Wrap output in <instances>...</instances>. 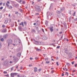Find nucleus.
Listing matches in <instances>:
<instances>
[{
    "label": "nucleus",
    "instance_id": "obj_1",
    "mask_svg": "<svg viewBox=\"0 0 77 77\" xmlns=\"http://www.w3.org/2000/svg\"><path fill=\"white\" fill-rule=\"evenodd\" d=\"M9 64V61L8 60H5L4 63H3V65L4 66H8Z\"/></svg>",
    "mask_w": 77,
    "mask_h": 77
},
{
    "label": "nucleus",
    "instance_id": "obj_2",
    "mask_svg": "<svg viewBox=\"0 0 77 77\" xmlns=\"http://www.w3.org/2000/svg\"><path fill=\"white\" fill-rule=\"evenodd\" d=\"M35 8L36 11H37V12H40L41 11V7L39 6L36 5Z\"/></svg>",
    "mask_w": 77,
    "mask_h": 77
},
{
    "label": "nucleus",
    "instance_id": "obj_3",
    "mask_svg": "<svg viewBox=\"0 0 77 77\" xmlns=\"http://www.w3.org/2000/svg\"><path fill=\"white\" fill-rule=\"evenodd\" d=\"M12 43V39H10L7 40V44H8V46H9V45H11Z\"/></svg>",
    "mask_w": 77,
    "mask_h": 77
},
{
    "label": "nucleus",
    "instance_id": "obj_4",
    "mask_svg": "<svg viewBox=\"0 0 77 77\" xmlns=\"http://www.w3.org/2000/svg\"><path fill=\"white\" fill-rule=\"evenodd\" d=\"M34 43L36 45H41V42L34 40Z\"/></svg>",
    "mask_w": 77,
    "mask_h": 77
},
{
    "label": "nucleus",
    "instance_id": "obj_5",
    "mask_svg": "<svg viewBox=\"0 0 77 77\" xmlns=\"http://www.w3.org/2000/svg\"><path fill=\"white\" fill-rule=\"evenodd\" d=\"M6 5L7 6L8 8V9H9L11 10L13 8V7L11 5L10 6L8 4V3H6Z\"/></svg>",
    "mask_w": 77,
    "mask_h": 77
},
{
    "label": "nucleus",
    "instance_id": "obj_6",
    "mask_svg": "<svg viewBox=\"0 0 77 77\" xmlns=\"http://www.w3.org/2000/svg\"><path fill=\"white\" fill-rule=\"evenodd\" d=\"M20 58H18L17 57H15L14 59V63H16L19 60Z\"/></svg>",
    "mask_w": 77,
    "mask_h": 77
},
{
    "label": "nucleus",
    "instance_id": "obj_7",
    "mask_svg": "<svg viewBox=\"0 0 77 77\" xmlns=\"http://www.w3.org/2000/svg\"><path fill=\"white\" fill-rule=\"evenodd\" d=\"M69 52V50L67 48H66L65 50V52L66 54H68Z\"/></svg>",
    "mask_w": 77,
    "mask_h": 77
},
{
    "label": "nucleus",
    "instance_id": "obj_8",
    "mask_svg": "<svg viewBox=\"0 0 77 77\" xmlns=\"http://www.w3.org/2000/svg\"><path fill=\"white\" fill-rule=\"evenodd\" d=\"M21 52L18 53L17 54V57H20L21 55Z\"/></svg>",
    "mask_w": 77,
    "mask_h": 77
},
{
    "label": "nucleus",
    "instance_id": "obj_9",
    "mask_svg": "<svg viewBox=\"0 0 77 77\" xmlns=\"http://www.w3.org/2000/svg\"><path fill=\"white\" fill-rule=\"evenodd\" d=\"M34 71L35 72H36L38 71V68L37 67L34 68Z\"/></svg>",
    "mask_w": 77,
    "mask_h": 77
},
{
    "label": "nucleus",
    "instance_id": "obj_10",
    "mask_svg": "<svg viewBox=\"0 0 77 77\" xmlns=\"http://www.w3.org/2000/svg\"><path fill=\"white\" fill-rule=\"evenodd\" d=\"M42 39L44 40H46V39H47V37L45 36H43L42 37Z\"/></svg>",
    "mask_w": 77,
    "mask_h": 77
},
{
    "label": "nucleus",
    "instance_id": "obj_11",
    "mask_svg": "<svg viewBox=\"0 0 77 77\" xmlns=\"http://www.w3.org/2000/svg\"><path fill=\"white\" fill-rule=\"evenodd\" d=\"M20 25L21 26L22 25V27H24V23L23 22H22L21 23H19Z\"/></svg>",
    "mask_w": 77,
    "mask_h": 77
},
{
    "label": "nucleus",
    "instance_id": "obj_12",
    "mask_svg": "<svg viewBox=\"0 0 77 77\" xmlns=\"http://www.w3.org/2000/svg\"><path fill=\"white\" fill-rule=\"evenodd\" d=\"M18 29H19V30L20 31H21L22 30V28H21V26H19Z\"/></svg>",
    "mask_w": 77,
    "mask_h": 77
},
{
    "label": "nucleus",
    "instance_id": "obj_13",
    "mask_svg": "<svg viewBox=\"0 0 77 77\" xmlns=\"http://www.w3.org/2000/svg\"><path fill=\"white\" fill-rule=\"evenodd\" d=\"M31 32L32 33H36V31L35 30V29H32V30H31Z\"/></svg>",
    "mask_w": 77,
    "mask_h": 77
},
{
    "label": "nucleus",
    "instance_id": "obj_14",
    "mask_svg": "<svg viewBox=\"0 0 77 77\" xmlns=\"http://www.w3.org/2000/svg\"><path fill=\"white\" fill-rule=\"evenodd\" d=\"M50 30L51 32H52L53 31V26H52L51 27L50 29Z\"/></svg>",
    "mask_w": 77,
    "mask_h": 77
},
{
    "label": "nucleus",
    "instance_id": "obj_15",
    "mask_svg": "<svg viewBox=\"0 0 77 77\" xmlns=\"http://www.w3.org/2000/svg\"><path fill=\"white\" fill-rule=\"evenodd\" d=\"M2 32H3V33H5V32H6V29H3L2 30Z\"/></svg>",
    "mask_w": 77,
    "mask_h": 77
},
{
    "label": "nucleus",
    "instance_id": "obj_16",
    "mask_svg": "<svg viewBox=\"0 0 77 77\" xmlns=\"http://www.w3.org/2000/svg\"><path fill=\"white\" fill-rule=\"evenodd\" d=\"M63 36V34L62 35L61 37L59 39V41H60V40H62V39Z\"/></svg>",
    "mask_w": 77,
    "mask_h": 77
},
{
    "label": "nucleus",
    "instance_id": "obj_17",
    "mask_svg": "<svg viewBox=\"0 0 77 77\" xmlns=\"http://www.w3.org/2000/svg\"><path fill=\"white\" fill-rule=\"evenodd\" d=\"M48 21H46L45 22V24L47 26H48Z\"/></svg>",
    "mask_w": 77,
    "mask_h": 77
},
{
    "label": "nucleus",
    "instance_id": "obj_18",
    "mask_svg": "<svg viewBox=\"0 0 77 77\" xmlns=\"http://www.w3.org/2000/svg\"><path fill=\"white\" fill-rule=\"evenodd\" d=\"M11 77H15L14 76V75L13 73H11Z\"/></svg>",
    "mask_w": 77,
    "mask_h": 77
},
{
    "label": "nucleus",
    "instance_id": "obj_19",
    "mask_svg": "<svg viewBox=\"0 0 77 77\" xmlns=\"http://www.w3.org/2000/svg\"><path fill=\"white\" fill-rule=\"evenodd\" d=\"M19 43L20 44L22 47V44H21V40H20V39H19Z\"/></svg>",
    "mask_w": 77,
    "mask_h": 77
},
{
    "label": "nucleus",
    "instance_id": "obj_20",
    "mask_svg": "<svg viewBox=\"0 0 77 77\" xmlns=\"http://www.w3.org/2000/svg\"><path fill=\"white\" fill-rule=\"evenodd\" d=\"M7 36H8V35H5L4 36V38L5 39V38H7Z\"/></svg>",
    "mask_w": 77,
    "mask_h": 77
},
{
    "label": "nucleus",
    "instance_id": "obj_21",
    "mask_svg": "<svg viewBox=\"0 0 77 77\" xmlns=\"http://www.w3.org/2000/svg\"><path fill=\"white\" fill-rule=\"evenodd\" d=\"M50 16H51V17H53V13L51 12L50 13Z\"/></svg>",
    "mask_w": 77,
    "mask_h": 77
},
{
    "label": "nucleus",
    "instance_id": "obj_22",
    "mask_svg": "<svg viewBox=\"0 0 77 77\" xmlns=\"http://www.w3.org/2000/svg\"><path fill=\"white\" fill-rule=\"evenodd\" d=\"M8 23V20H5V22H4V23H5V24H7V23Z\"/></svg>",
    "mask_w": 77,
    "mask_h": 77
},
{
    "label": "nucleus",
    "instance_id": "obj_23",
    "mask_svg": "<svg viewBox=\"0 0 77 77\" xmlns=\"http://www.w3.org/2000/svg\"><path fill=\"white\" fill-rule=\"evenodd\" d=\"M66 65H67L68 66H70V64H69L68 63H66Z\"/></svg>",
    "mask_w": 77,
    "mask_h": 77
},
{
    "label": "nucleus",
    "instance_id": "obj_24",
    "mask_svg": "<svg viewBox=\"0 0 77 77\" xmlns=\"http://www.w3.org/2000/svg\"><path fill=\"white\" fill-rule=\"evenodd\" d=\"M36 51H41V49H38V48L36 49Z\"/></svg>",
    "mask_w": 77,
    "mask_h": 77
},
{
    "label": "nucleus",
    "instance_id": "obj_25",
    "mask_svg": "<svg viewBox=\"0 0 77 77\" xmlns=\"http://www.w3.org/2000/svg\"><path fill=\"white\" fill-rule=\"evenodd\" d=\"M13 74H14V76H16V75H17V73H13Z\"/></svg>",
    "mask_w": 77,
    "mask_h": 77
},
{
    "label": "nucleus",
    "instance_id": "obj_26",
    "mask_svg": "<svg viewBox=\"0 0 77 77\" xmlns=\"http://www.w3.org/2000/svg\"><path fill=\"white\" fill-rule=\"evenodd\" d=\"M24 25L25 26H26V24H27V22H26V21H24Z\"/></svg>",
    "mask_w": 77,
    "mask_h": 77
},
{
    "label": "nucleus",
    "instance_id": "obj_27",
    "mask_svg": "<svg viewBox=\"0 0 77 77\" xmlns=\"http://www.w3.org/2000/svg\"><path fill=\"white\" fill-rule=\"evenodd\" d=\"M60 9H61V11H63V10L65 9V8L63 7V8H61Z\"/></svg>",
    "mask_w": 77,
    "mask_h": 77
},
{
    "label": "nucleus",
    "instance_id": "obj_28",
    "mask_svg": "<svg viewBox=\"0 0 77 77\" xmlns=\"http://www.w3.org/2000/svg\"><path fill=\"white\" fill-rule=\"evenodd\" d=\"M49 14H50V12L48 11L47 13V15H49Z\"/></svg>",
    "mask_w": 77,
    "mask_h": 77
},
{
    "label": "nucleus",
    "instance_id": "obj_29",
    "mask_svg": "<svg viewBox=\"0 0 77 77\" xmlns=\"http://www.w3.org/2000/svg\"><path fill=\"white\" fill-rule=\"evenodd\" d=\"M50 63V61H46V63L47 64H48Z\"/></svg>",
    "mask_w": 77,
    "mask_h": 77
},
{
    "label": "nucleus",
    "instance_id": "obj_30",
    "mask_svg": "<svg viewBox=\"0 0 77 77\" xmlns=\"http://www.w3.org/2000/svg\"><path fill=\"white\" fill-rule=\"evenodd\" d=\"M35 21L36 22V23H39V20H35Z\"/></svg>",
    "mask_w": 77,
    "mask_h": 77
},
{
    "label": "nucleus",
    "instance_id": "obj_31",
    "mask_svg": "<svg viewBox=\"0 0 77 77\" xmlns=\"http://www.w3.org/2000/svg\"><path fill=\"white\" fill-rule=\"evenodd\" d=\"M35 59L36 60H38V57H35Z\"/></svg>",
    "mask_w": 77,
    "mask_h": 77
},
{
    "label": "nucleus",
    "instance_id": "obj_32",
    "mask_svg": "<svg viewBox=\"0 0 77 77\" xmlns=\"http://www.w3.org/2000/svg\"><path fill=\"white\" fill-rule=\"evenodd\" d=\"M1 41H4V39L3 38H2L1 39Z\"/></svg>",
    "mask_w": 77,
    "mask_h": 77
},
{
    "label": "nucleus",
    "instance_id": "obj_33",
    "mask_svg": "<svg viewBox=\"0 0 77 77\" xmlns=\"http://www.w3.org/2000/svg\"><path fill=\"white\" fill-rule=\"evenodd\" d=\"M57 14H60V12L59 11H57Z\"/></svg>",
    "mask_w": 77,
    "mask_h": 77
},
{
    "label": "nucleus",
    "instance_id": "obj_34",
    "mask_svg": "<svg viewBox=\"0 0 77 77\" xmlns=\"http://www.w3.org/2000/svg\"><path fill=\"white\" fill-rule=\"evenodd\" d=\"M73 16H75V11L74 12V13L73 14Z\"/></svg>",
    "mask_w": 77,
    "mask_h": 77
},
{
    "label": "nucleus",
    "instance_id": "obj_35",
    "mask_svg": "<svg viewBox=\"0 0 77 77\" xmlns=\"http://www.w3.org/2000/svg\"><path fill=\"white\" fill-rule=\"evenodd\" d=\"M3 7H1L0 8V10H2L3 9Z\"/></svg>",
    "mask_w": 77,
    "mask_h": 77
},
{
    "label": "nucleus",
    "instance_id": "obj_36",
    "mask_svg": "<svg viewBox=\"0 0 77 77\" xmlns=\"http://www.w3.org/2000/svg\"><path fill=\"white\" fill-rule=\"evenodd\" d=\"M2 14L1 13H0V18H2Z\"/></svg>",
    "mask_w": 77,
    "mask_h": 77
},
{
    "label": "nucleus",
    "instance_id": "obj_37",
    "mask_svg": "<svg viewBox=\"0 0 77 77\" xmlns=\"http://www.w3.org/2000/svg\"><path fill=\"white\" fill-rule=\"evenodd\" d=\"M25 4V1H22V4Z\"/></svg>",
    "mask_w": 77,
    "mask_h": 77
},
{
    "label": "nucleus",
    "instance_id": "obj_38",
    "mask_svg": "<svg viewBox=\"0 0 77 77\" xmlns=\"http://www.w3.org/2000/svg\"><path fill=\"white\" fill-rule=\"evenodd\" d=\"M19 11L20 12H22L23 11V10L21 9H19Z\"/></svg>",
    "mask_w": 77,
    "mask_h": 77
},
{
    "label": "nucleus",
    "instance_id": "obj_39",
    "mask_svg": "<svg viewBox=\"0 0 77 77\" xmlns=\"http://www.w3.org/2000/svg\"><path fill=\"white\" fill-rule=\"evenodd\" d=\"M14 25L13 24H12L11 25V27H14Z\"/></svg>",
    "mask_w": 77,
    "mask_h": 77
},
{
    "label": "nucleus",
    "instance_id": "obj_40",
    "mask_svg": "<svg viewBox=\"0 0 77 77\" xmlns=\"http://www.w3.org/2000/svg\"><path fill=\"white\" fill-rule=\"evenodd\" d=\"M51 45H53L54 47H56V45H54V44H51Z\"/></svg>",
    "mask_w": 77,
    "mask_h": 77
},
{
    "label": "nucleus",
    "instance_id": "obj_41",
    "mask_svg": "<svg viewBox=\"0 0 77 77\" xmlns=\"http://www.w3.org/2000/svg\"><path fill=\"white\" fill-rule=\"evenodd\" d=\"M2 47V43L0 42V48H1Z\"/></svg>",
    "mask_w": 77,
    "mask_h": 77
},
{
    "label": "nucleus",
    "instance_id": "obj_42",
    "mask_svg": "<svg viewBox=\"0 0 77 77\" xmlns=\"http://www.w3.org/2000/svg\"><path fill=\"white\" fill-rule=\"evenodd\" d=\"M4 73L5 74H6L7 73V72H6V71H4Z\"/></svg>",
    "mask_w": 77,
    "mask_h": 77
},
{
    "label": "nucleus",
    "instance_id": "obj_43",
    "mask_svg": "<svg viewBox=\"0 0 77 77\" xmlns=\"http://www.w3.org/2000/svg\"><path fill=\"white\" fill-rule=\"evenodd\" d=\"M60 48V46H58L57 47V48Z\"/></svg>",
    "mask_w": 77,
    "mask_h": 77
},
{
    "label": "nucleus",
    "instance_id": "obj_44",
    "mask_svg": "<svg viewBox=\"0 0 77 77\" xmlns=\"http://www.w3.org/2000/svg\"><path fill=\"white\" fill-rule=\"evenodd\" d=\"M66 75H68V73L66 72Z\"/></svg>",
    "mask_w": 77,
    "mask_h": 77
},
{
    "label": "nucleus",
    "instance_id": "obj_45",
    "mask_svg": "<svg viewBox=\"0 0 77 77\" xmlns=\"http://www.w3.org/2000/svg\"><path fill=\"white\" fill-rule=\"evenodd\" d=\"M5 76H7L8 77H9V74H8V75H5Z\"/></svg>",
    "mask_w": 77,
    "mask_h": 77
},
{
    "label": "nucleus",
    "instance_id": "obj_46",
    "mask_svg": "<svg viewBox=\"0 0 77 77\" xmlns=\"http://www.w3.org/2000/svg\"><path fill=\"white\" fill-rule=\"evenodd\" d=\"M56 64L57 65V66H58L59 65V64H58V62H57L56 63Z\"/></svg>",
    "mask_w": 77,
    "mask_h": 77
},
{
    "label": "nucleus",
    "instance_id": "obj_47",
    "mask_svg": "<svg viewBox=\"0 0 77 77\" xmlns=\"http://www.w3.org/2000/svg\"><path fill=\"white\" fill-rule=\"evenodd\" d=\"M72 6H73V7H75V5H74V4H72Z\"/></svg>",
    "mask_w": 77,
    "mask_h": 77
},
{
    "label": "nucleus",
    "instance_id": "obj_48",
    "mask_svg": "<svg viewBox=\"0 0 77 77\" xmlns=\"http://www.w3.org/2000/svg\"><path fill=\"white\" fill-rule=\"evenodd\" d=\"M42 32L44 33V29L42 28Z\"/></svg>",
    "mask_w": 77,
    "mask_h": 77
},
{
    "label": "nucleus",
    "instance_id": "obj_49",
    "mask_svg": "<svg viewBox=\"0 0 77 77\" xmlns=\"http://www.w3.org/2000/svg\"><path fill=\"white\" fill-rule=\"evenodd\" d=\"M7 3V4H9L10 3V2H9V1H8Z\"/></svg>",
    "mask_w": 77,
    "mask_h": 77
},
{
    "label": "nucleus",
    "instance_id": "obj_50",
    "mask_svg": "<svg viewBox=\"0 0 77 77\" xmlns=\"http://www.w3.org/2000/svg\"><path fill=\"white\" fill-rule=\"evenodd\" d=\"M13 63V61H10L9 62V63L11 64L12 63Z\"/></svg>",
    "mask_w": 77,
    "mask_h": 77
},
{
    "label": "nucleus",
    "instance_id": "obj_51",
    "mask_svg": "<svg viewBox=\"0 0 77 77\" xmlns=\"http://www.w3.org/2000/svg\"><path fill=\"white\" fill-rule=\"evenodd\" d=\"M2 27L4 28V27H5V25H3L2 26Z\"/></svg>",
    "mask_w": 77,
    "mask_h": 77
},
{
    "label": "nucleus",
    "instance_id": "obj_52",
    "mask_svg": "<svg viewBox=\"0 0 77 77\" xmlns=\"http://www.w3.org/2000/svg\"><path fill=\"white\" fill-rule=\"evenodd\" d=\"M64 76V74L63 73H62V76Z\"/></svg>",
    "mask_w": 77,
    "mask_h": 77
},
{
    "label": "nucleus",
    "instance_id": "obj_53",
    "mask_svg": "<svg viewBox=\"0 0 77 77\" xmlns=\"http://www.w3.org/2000/svg\"><path fill=\"white\" fill-rule=\"evenodd\" d=\"M3 6H5V3L4 2L3 3Z\"/></svg>",
    "mask_w": 77,
    "mask_h": 77
},
{
    "label": "nucleus",
    "instance_id": "obj_54",
    "mask_svg": "<svg viewBox=\"0 0 77 77\" xmlns=\"http://www.w3.org/2000/svg\"><path fill=\"white\" fill-rule=\"evenodd\" d=\"M74 61H73V62H72V64H74Z\"/></svg>",
    "mask_w": 77,
    "mask_h": 77
},
{
    "label": "nucleus",
    "instance_id": "obj_55",
    "mask_svg": "<svg viewBox=\"0 0 77 77\" xmlns=\"http://www.w3.org/2000/svg\"><path fill=\"white\" fill-rule=\"evenodd\" d=\"M13 67H12V68L11 69V71H13Z\"/></svg>",
    "mask_w": 77,
    "mask_h": 77
},
{
    "label": "nucleus",
    "instance_id": "obj_56",
    "mask_svg": "<svg viewBox=\"0 0 77 77\" xmlns=\"http://www.w3.org/2000/svg\"><path fill=\"white\" fill-rule=\"evenodd\" d=\"M41 70V69H38V70L39 72H40Z\"/></svg>",
    "mask_w": 77,
    "mask_h": 77
},
{
    "label": "nucleus",
    "instance_id": "obj_57",
    "mask_svg": "<svg viewBox=\"0 0 77 77\" xmlns=\"http://www.w3.org/2000/svg\"><path fill=\"white\" fill-rule=\"evenodd\" d=\"M33 25H34V26H35V25H36V23H34L33 24Z\"/></svg>",
    "mask_w": 77,
    "mask_h": 77
},
{
    "label": "nucleus",
    "instance_id": "obj_58",
    "mask_svg": "<svg viewBox=\"0 0 77 77\" xmlns=\"http://www.w3.org/2000/svg\"><path fill=\"white\" fill-rule=\"evenodd\" d=\"M23 69V67H20V69Z\"/></svg>",
    "mask_w": 77,
    "mask_h": 77
},
{
    "label": "nucleus",
    "instance_id": "obj_59",
    "mask_svg": "<svg viewBox=\"0 0 77 77\" xmlns=\"http://www.w3.org/2000/svg\"><path fill=\"white\" fill-rule=\"evenodd\" d=\"M32 59H33V58H32V57H30V60H32Z\"/></svg>",
    "mask_w": 77,
    "mask_h": 77
},
{
    "label": "nucleus",
    "instance_id": "obj_60",
    "mask_svg": "<svg viewBox=\"0 0 77 77\" xmlns=\"http://www.w3.org/2000/svg\"><path fill=\"white\" fill-rule=\"evenodd\" d=\"M62 32H59V34H62Z\"/></svg>",
    "mask_w": 77,
    "mask_h": 77
},
{
    "label": "nucleus",
    "instance_id": "obj_61",
    "mask_svg": "<svg viewBox=\"0 0 77 77\" xmlns=\"http://www.w3.org/2000/svg\"><path fill=\"white\" fill-rule=\"evenodd\" d=\"M8 17H11V14H8Z\"/></svg>",
    "mask_w": 77,
    "mask_h": 77
},
{
    "label": "nucleus",
    "instance_id": "obj_62",
    "mask_svg": "<svg viewBox=\"0 0 77 77\" xmlns=\"http://www.w3.org/2000/svg\"><path fill=\"white\" fill-rule=\"evenodd\" d=\"M2 4H3V3H2L1 2L0 3V6H1V5H2Z\"/></svg>",
    "mask_w": 77,
    "mask_h": 77
},
{
    "label": "nucleus",
    "instance_id": "obj_63",
    "mask_svg": "<svg viewBox=\"0 0 77 77\" xmlns=\"http://www.w3.org/2000/svg\"><path fill=\"white\" fill-rule=\"evenodd\" d=\"M41 0H38V2H41Z\"/></svg>",
    "mask_w": 77,
    "mask_h": 77
},
{
    "label": "nucleus",
    "instance_id": "obj_64",
    "mask_svg": "<svg viewBox=\"0 0 77 77\" xmlns=\"http://www.w3.org/2000/svg\"><path fill=\"white\" fill-rule=\"evenodd\" d=\"M33 4H34V2H32V4L33 5Z\"/></svg>",
    "mask_w": 77,
    "mask_h": 77
}]
</instances>
